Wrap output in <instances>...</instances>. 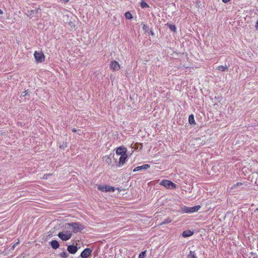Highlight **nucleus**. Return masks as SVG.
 Masks as SVG:
<instances>
[{"mask_svg": "<svg viewBox=\"0 0 258 258\" xmlns=\"http://www.w3.org/2000/svg\"><path fill=\"white\" fill-rule=\"evenodd\" d=\"M149 168H150V165L144 164L142 166H139L135 167L133 171L136 172V171H142L144 170H147Z\"/></svg>", "mask_w": 258, "mask_h": 258, "instance_id": "obj_11", "label": "nucleus"}, {"mask_svg": "<svg viewBox=\"0 0 258 258\" xmlns=\"http://www.w3.org/2000/svg\"><path fill=\"white\" fill-rule=\"evenodd\" d=\"M167 25L171 31L175 32L176 30V27L175 25H172V24H167Z\"/></svg>", "mask_w": 258, "mask_h": 258, "instance_id": "obj_22", "label": "nucleus"}, {"mask_svg": "<svg viewBox=\"0 0 258 258\" xmlns=\"http://www.w3.org/2000/svg\"><path fill=\"white\" fill-rule=\"evenodd\" d=\"M57 235L62 240L67 241L71 238L72 233L70 231H66L58 233Z\"/></svg>", "mask_w": 258, "mask_h": 258, "instance_id": "obj_3", "label": "nucleus"}, {"mask_svg": "<svg viewBox=\"0 0 258 258\" xmlns=\"http://www.w3.org/2000/svg\"><path fill=\"white\" fill-rule=\"evenodd\" d=\"M127 157V155H121V156H120L119 159V161L116 164V166L118 167L122 166L125 163Z\"/></svg>", "mask_w": 258, "mask_h": 258, "instance_id": "obj_7", "label": "nucleus"}, {"mask_svg": "<svg viewBox=\"0 0 258 258\" xmlns=\"http://www.w3.org/2000/svg\"><path fill=\"white\" fill-rule=\"evenodd\" d=\"M72 132L75 133L77 132V130L74 128L72 129Z\"/></svg>", "mask_w": 258, "mask_h": 258, "instance_id": "obj_31", "label": "nucleus"}, {"mask_svg": "<svg viewBox=\"0 0 258 258\" xmlns=\"http://www.w3.org/2000/svg\"><path fill=\"white\" fill-rule=\"evenodd\" d=\"M188 122L190 125H195L196 122L194 119V115L193 114L189 115L188 117Z\"/></svg>", "mask_w": 258, "mask_h": 258, "instance_id": "obj_15", "label": "nucleus"}, {"mask_svg": "<svg viewBox=\"0 0 258 258\" xmlns=\"http://www.w3.org/2000/svg\"><path fill=\"white\" fill-rule=\"evenodd\" d=\"M49 243L51 247L54 249H56L59 248V243L57 240H53L50 241Z\"/></svg>", "mask_w": 258, "mask_h": 258, "instance_id": "obj_13", "label": "nucleus"}, {"mask_svg": "<svg viewBox=\"0 0 258 258\" xmlns=\"http://www.w3.org/2000/svg\"><path fill=\"white\" fill-rule=\"evenodd\" d=\"M160 184L164 186L166 188L173 189L176 188V184L174 183L172 181L166 179L162 180Z\"/></svg>", "mask_w": 258, "mask_h": 258, "instance_id": "obj_2", "label": "nucleus"}, {"mask_svg": "<svg viewBox=\"0 0 258 258\" xmlns=\"http://www.w3.org/2000/svg\"><path fill=\"white\" fill-rule=\"evenodd\" d=\"M110 67L111 69L115 71H118L120 68V65L119 63L116 60L111 61Z\"/></svg>", "mask_w": 258, "mask_h": 258, "instance_id": "obj_10", "label": "nucleus"}, {"mask_svg": "<svg viewBox=\"0 0 258 258\" xmlns=\"http://www.w3.org/2000/svg\"><path fill=\"white\" fill-rule=\"evenodd\" d=\"M66 225H68L72 227L73 232L74 233L81 232L85 228L84 225L79 222L68 223L66 224Z\"/></svg>", "mask_w": 258, "mask_h": 258, "instance_id": "obj_1", "label": "nucleus"}, {"mask_svg": "<svg viewBox=\"0 0 258 258\" xmlns=\"http://www.w3.org/2000/svg\"><path fill=\"white\" fill-rule=\"evenodd\" d=\"M188 258H198L195 251H190L189 253L187 255Z\"/></svg>", "mask_w": 258, "mask_h": 258, "instance_id": "obj_19", "label": "nucleus"}, {"mask_svg": "<svg viewBox=\"0 0 258 258\" xmlns=\"http://www.w3.org/2000/svg\"><path fill=\"white\" fill-rule=\"evenodd\" d=\"M194 232L193 231L190 230H187L183 231L182 233V236L184 238H186L192 236L194 234Z\"/></svg>", "mask_w": 258, "mask_h": 258, "instance_id": "obj_12", "label": "nucleus"}, {"mask_svg": "<svg viewBox=\"0 0 258 258\" xmlns=\"http://www.w3.org/2000/svg\"><path fill=\"white\" fill-rule=\"evenodd\" d=\"M124 16H125V18L128 20H131L133 18L132 15L131 14V13L130 12H126L125 13Z\"/></svg>", "mask_w": 258, "mask_h": 258, "instance_id": "obj_21", "label": "nucleus"}, {"mask_svg": "<svg viewBox=\"0 0 258 258\" xmlns=\"http://www.w3.org/2000/svg\"><path fill=\"white\" fill-rule=\"evenodd\" d=\"M98 189L103 192H113L115 190V188L110 185H99L97 187Z\"/></svg>", "mask_w": 258, "mask_h": 258, "instance_id": "obj_4", "label": "nucleus"}, {"mask_svg": "<svg viewBox=\"0 0 258 258\" xmlns=\"http://www.w3.org/2000/svg\"><path fill=\"white\" fill-rule=\"evenodd\" d=\"M67 250L69 253L71 254H75L78 250V247L74 244L68 245Z\"/></svg>", "mask_w": 258, "mask_h": 258, "instance_id": "obj_9", "label": "nucleus"}, {"mask_svg": "<svg viewBox=\"0 0 258 258\" xmlns=\"http://www.w3.org/2000/svg\"><path fill=\"white\" fill-rule=\"evenodd\" d=\"M63 1L65 2H68L69 1V0H63Z\"/></svg>", "mask_w": 258, "mask_h": 258, "instance_id": "obj_33", "label": "nucleus"}, {"mask_svg": "<svg viewBox=\"0 0 258 258\" xmlns=\"http://www.w3.org/2000/svg\"><path fill=\"white\" fill-rule=\"evenodd\" d=\"M60 255L63 258H67L69 257V254L66 251H63L60 254Z\"/></svg>", "mask_w": 258, "mask_h": 258, "instance_id": "obj_25", "label": "nucleus"}, {"mask_svg": "<svg viewBox=\"0 0 258 258\" xmlns=\"http://www.w3.org/2000/svg\"><path fill=\"white\" fill-rule=\"evenodd\" d=\"M171 222V220L169 218H167L165 219L162 223L161 224H166L170 223Z\"/></svg>", "mask_w": 258, "mask_h": 258, "instance_id": "obj_27", "label": "nucleus"}, {"mask_svg": "<svg viewBox=\"0 0 258 258\" xmlns=\"http://www.w3.org/2000/svg\"><path fill=\"white\" fill-rule=\"evenodd\" d=\"M241 185H243V186H246V185L244 184L243 183H242L241 182H237L236 184H234L233 185L232 188H234V189H238V186H241Z\"/></svg>", "mask_w": 258, "mask_h": 258, "instance_id": "obj_23", "label": "nucleus"}, {"mask_svg": "<svg viewBox=\"0 0 258 258\" xmlns=\"http://www.w3.org/2000/svg\"><path fill=\"white\" fill-rule=\"evenodd\" d=\"M104 160H105V162L108 164V165H110L112 163V159H111V157H110V156H105L104 157Z\"/></svg>", "mask_w": 258, "mask_h": 258, "instance_id": "obj_16", "label": "nucleus"}, {"mask_svg": "<svg viewBox=\"0 0 258 258\" xmlns=\"http://www.w3.org/2000/svg\"><path fill=\"white\" fill-rule=\"evenodd\" d=\"M201 208V206H196L192 207H189V213H192L197 212Z\"/></svg>", "mask_w": 258, "mask_h": 258, "instance_id": "obj_14", "label": "nucleus"}, {"mask_svg": "<svg viewBox=\"0 0 258 258\" xmlns=\"http://www.w3.org/2000/svg\"><path fill=\"white\" fill-rule=\"evenodd\" d=\"M126 151H127V149L126 148H125L124 147H119L116 149V154L117 155H120V156H121V155H127Z\"/></svg>", "mask_w": 258, "mask_h": 258, "instance_id": "obj_8", "label": "nucleus"}, {"mask_svg": "<svg viewBox=\"0 0 258 258\" xmlns=\"http://www.w3.org/2000/svg\"><path fill=\"white\" fill-rule=\"evenodd\" d=\"M255 28L257 30H258V21L256 22L255 24Z\"/></svg>", "mask_w": 258, "mask_h": 258, "instance_id": "obj_30", "label": "nucleus"}, {"mask_svg": "<svg viewBox=\"0 0 258 258\" xmlns=\"http://www.w3.org/2000/svg\"><path fill=\"white\" fill-rule=\"evenodd\" d=\"M217 69L219 71L223 72V71H225V70H227L228 68L226 65H225V66H220L217 68Z\"/></svg>", "mask_w": 258, "mask_h": 258, "instance_id": "obj_18", "label": "nucleus"}, {"mask_svg": "<svg viewBox=\"0 0 258 258\" xmlns=\"http://www.w3.org/2000/svg\"><path fill=\"white\" fill-rule=\"evenodd\" d=\"M255 211L258 212V208L256 209Z\"/></svg>", "mask_w": 258, "mask_h": 258, "instance_id": "obj_34", "label": "nucleus"}, {"mask_svg": "<svg viewBox=\"0 0 258 258\" xmlns=\"http://www.w3.org/2000/svg\"><path fill=\"white\" fill-rule=\"evenodd\" d=\"M21 96L23 97H29V95L28 94V92L27 90L24 91L22 92Z\"/></svg>", "mask_w": 258, "mask_h": 258, "instance_id": "obj_28", "label": "nucleus"}, {"mask_svg": "<svg viewBox=\"0 0 258 258\" xmlns=\"http://www.w3.org/2000/svg\"><path fill=\"white\" fill-rule=\"evenodd\" d=\"M143 28L146 32H148V33H150L152 36L154 35V33L152 30V29H150L148 27L144 25Z\"/></svg>", "mask_w": 258, "mask_h": 258, "instance_id": "obj_20", "label": "nucleus"}, {"mask_svg": "<svg viewBox=\"0 0 258 258\" xmlns=\"http://www.w3.org/2000/svg\"><path fill=\"white\" fill-rule=\"evenodd\" d=\"M34 56L37 62H42L44 61L45 56L41 51H36L34 53Z\"/></svg>", "mask_w": 258, "mask_h": 258, "instance_id": "obj_5", "label": "nucleus"}, {"mask_svg": "<svg viewBox=\"0 0 258 258\" xmlns=\"http://www.w3.org/2000/svg\"><path fill=\"white\" fill-rule=\"evenodd\" d=\"M141 7L142 8H148L149 5L147 4L146 2L143 1L141 3Z\"/></svg>", "mask_w": 258, "mask_h": 258, "instance_id": "obj_24", "label": "nucleus"}, {"mask_svg": "<svg viewBox=\"0 0 258 258\" xmlns=\"http://www.w3.org/2000/svg\"><path fill=\"white\" fill-rule=\"evenodd\" d=\"M181 211L185 213H189V207H186L185 206H182L180 207Z\"/></svg>", "mask_w": 258, "mask_h": 258, "instance_id": "obj_17", "label": "nucleus"}, {"mask_svg": "<svg viewBox=\"0 0 258 258\" xmlns=\"http://www.w3.org/2000/svg\"><path fill=\"white\" fill-rule=\"evenodd\" d=\"M222 2L224 3H227L228 2H229L230 0H222Z\"/></svg>", "mask_w": 258, "mask_h": 258, "instance_id": "obj_29", "label": "nucleus"}, {"mask_svg": "<svg viewBox=\"0 0 258 258\" xmlns=\"http://www.w3.org/2000/svg\"><path fill=\"white\" fill-rule=\"evenodd\" d=\"M0 14H3V11L1 9H0Z\"/></svg>", "mask_w": 258, "mask_h": 258, "instance_id": "obj_32", "label": "nucleus"}, {"mask_svg": "<svg viewBox=\"0 0 258 258\" xmlns=\"http://www.w3.org/2000/svg\"><path fill=\"white\" fill-rule=\"evenodd\" d=\"M92 249L90 248H86L83 250L80 254V256L82 258H87L91 255L92 252Z\"/></svg>", "mask_w": 258, "mask_h": 258, "instance_id": "obj_6", "label": "nucleus"}, {"mask_svg": "<svg viewBox=\"0 0 258 258\" xmlns=\"http://www.w3.org/2000/svg\"><path fill=\"white\" fill-rule=\"evenodd\" d=\"M146 256V250H145L144 251H142L139 255V258H145Z\"/></svg>", "mask_w": 258, "mask_h": 258, "instance_id": "obj_26", "label": "nucleus"}]
</instances>
